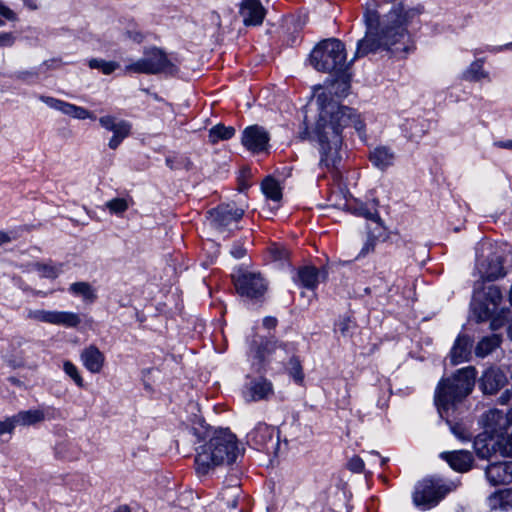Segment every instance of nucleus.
I'll list each match as a JSON object with an SVG mask.
<instances>
[{"label":"nucleus","instance_id":"nucleus-59","mask_svg":"<svg viewBox=\"0 0 512 512\" xmlns=\"http://www.w3.org/2000/svg\"><path fill=\"white\" fill-rule=\"evenodd\" d=\"M134 40L136 41H141L142 40V35L140 33H137L134 37H133Z\"/></svg>","mask_w":512,"mask_h":512},{"label":"nucleus","instance_id":"nucleus-41","mask_svg":"<svg viewBox=\"0 0 512 512\" xmlns=\"http://www.w3.org/2000/svg\"><path fill=\"white\" fill-rule=\"evenodd\" d=\"M348 468L355 473L362 472L364 469V462L359 456H354L349 460Z\"/></svg>","mask_w":512,"mask_h":512},{"label":"nucleus","instance_id":"nucleus-16","mask_svg":"<svg viewBox=\"0 0 512 512\" xmlns=\"http://www.w3.org/2000/svg\"><path fill=\"white\" fill-rule=\"evenodd\" d=\"M485 474L492 486L509 484L512 482V461L492 463Z\"/></svg>","mask_w":512,"mask_h":512},{"label":"nucleus","instance_id":"nucleus-10","mask_svg":"<svg viewBox=\"0 0 512 512\" xmlns=\"http://www.w3.org/2000/svg\"><path fill=\"white\" fill-rule=\"evenodd\" d=\"M447 492L448 490L438 481L424 479L415 487L413 503L422 510H428L436 506Z\"/></svg>","mask_w":512,"mask_h":512},{"label":"nucleus","instance_id":"nucleus-50","mask_svg":"<svg viewBox=\"0 0 512 512\" xmlns=\"http://www.w3.org/2000/svg\"><path fill=\"white\" fill-rule=\"evenodd\" d=\"M231 254L235 258H242L246 254V249L241 245H235L231 250Z\"/></svg>","mask_w":512,"mask_h":512},{"label":"nucleus","instance_id":"nucleus-22","mask_svg":"<svg viewBox=\"0 0 512 512\" xmlns=\"http://www.w3.org/2000/svg\"><path fill=\"white\" fill-rule=\"evenodd\" d=\"M479 272L486 281H492L505 275L502 262L498 256L491 258L488 262L480 263Z\"/></svg>","mask_w":512,"mask_h":512},{"label":"nucleus","instance_id":"nucleus-33","mask_svg":"<svg viewBox=\"0 0 512 512\" xmlns=\"http://www.w3.org/2000/svg\"><path fill=\"white\" fill-rule=\"evenodd\" d=\"M89 66L92 69H99L104 74L109 75L119 67V64L113 61L91 59L89 61Z\"/></svg>","mask_w":512,"mask_h":512},{"label":"nucleus","instance_id":"nucleus-48","mask_svg":"<svg viewBox=\"0 0 512 512\" xmlns=\"http://www.w3.org/2000/svg\"><path fill=\"white\" fill-rule=\"evenodd\" d=\"M236 493H237V489H233L232 491L228 492L229 498H228L226 504L229 508H235L237 506L238 501H237Z\"/></svg>","mask_w":512,"mask_h":512},{"label":"nucleus","instance_id":"nucleus-24","mask_svg":"<svg viewBox=\"0 0 512 512\" xmlns=\"http://www.w3.org/2000/svg\"><path fill=\"white\" fill-rule=\"evenodd\" d=\"M261 190L269 200L279 202L282 199V186L271 176H267L261 183Z\"/></svg>","mask_w":512,"mask_h":512},{"label":"nucleus","instance_id":"nucleus-17","mask_svg":"<svg viewBox=\"0 0 512 512\" xmlns=\"http://www.w3.org/2000/svg\"><path fill=\"white\" fill-rule=\"evenodd\" d=\"M507 382L506 375L498 368H488L480 378V388L484 394L497 393Z\"/></svg>","mask_w":512,"mask_h":512},{"label":"nucleus","instance_id":"nucleus-36","mask_svg":"<svg viewBox=\"0 0 512 512\" xmlns=\"http://www.w3.org/2000/svg\"><path fill=\"white\" fill-rule=\"evenodd\" d=\"M63 368H64V371L66 372V374H68L75 381V383L78 386H80V387L83 386V379L80 376V374L74 364H72L69 361H65Z\"/></svg>","mask_w":512,"mask_h":512},{"label":"nucleus","instance_id":"nucleus-43","mask_svg":"<svg viewBox=\"0 0 512 512\" xmlns=\"http://www.w3.org/2000/svg\"><path fill=\"white\" fill-rule=\"evenodd\" d=\"M354 213L357 214V215L364 216L365 218L370 219V220H374V221L379 219V216H378V213H377L376 209H374L373 211H370V210L366 209L365 207L361 206L359 208H356L354 210Z\"/></svg>","mask_w":512,"mask_h":512},{"label":"nucleus","instance_id":"nucleus-49","mask_svg":"<svg viewBox=\"0 0 512 512\" xmlns=\"http://www.w3.org/2000/svg\"><path fill=\"white\" fill-rule=\"evenodd\" d=\"M451 430L459 439H461V440L468 439L464 428H462L460 425L452 426Z\"/></svg>","mask_w":512,"mask_h":512},{"label":"nucleus","instance_id":"nucleus-20","mask_svg":"<svg viewBox=\"0 0 512 512\" xmlns=\"http://www.w3.org/2000/svg\"><path fill=\"white\" fill-rule=\"evenodd\" d=\"M472 341L466 336H459L451 350V361L454 365L466 362L471 354Z\"/></svg>","mask_w":512,"mask_h":512},{"label":"nucleus","instance_id":"nucleus-18","mask_svg":"<svg viewBox=\"0 0 512 512\" xmlns=\"http://www.w3.org/2000/svg\"><path fill=\"white\" fill-rule=\"evenodd\" d=\"M239 13L246 26L260 25L265 17V9L259 0H243Z\"/></svg>","mask_w":512,"mask_h":512},{"label":"nucleus","instance_id":"nucleus-39","mask_svg":"<svg viewBox=\"0 0 512 512\" xmlns=\"http://www.w3.org/2000/svg\"><path fill=\"white\" fill-rule=\"evenodd\" d=\"M467 76L471 80H479L480 78L485 77V73L482 69V63L479 61L472 63L467 71Z\"/></svg>","mask_w":512,"mask_h":512},{"label":"nucleus","instance_id":"nucleus-42","mask_svg":"<svg viewBox=\"0 0 512 512\" xmlns=\"http://www.w3.org/2000/svg\"><path fill=\"white\" fill-rule=\"evenodd\" d=\"M291 370H292L291 374H292L293 378L297 382L301 383L303 381V373H302L301 365L298 360H296V359L291 360Z\"/></svg>","mask_w":512,"mask_h":512},{"label":"nucleus","instance_id":"nucleus-29","mask_svg":"<svg viewBox=\"0 0 512 512\" xmlns=\"http://www.w3.org/2000/svg\"><path fill=\"white\" fill-rule=\"evenodd\" d=\"M18 425L28 426L44 420V413L41 410L21 411L14 415Z\"/></svg>","mask_w":512,"mask_h":512},{"label":"nucleus","instance_id":"nucleus-4","mask_svg":"<svg viewBox=\"0 0 512 512\" xmlns=\"http://www.w3.org/2000/svg\"><path fill=\"white\" fill-rule=\"evenodd\" d=\"M475 379V368L466 367L438 383L434 402L441 418L448 419L449 411L472 392Z\"/></svg>","mask_w":512,"mask_h":512},{"label":"nucleus","instance_id":"nucleus-35","mask_svg":"<svg viewBox=\"0 0 512 512\" xmlns=\"http://www.w3.org/2000/svg\"><path fill=\"white\" fill-rule=\"evenodd\" d=\"M510 429V434H506L504 438L498 440L496 451H499L504 456L512 457V427Z\"/></svg>","mask_w":512,"mask_h":512},{"label":"nucleus","instance_id":"nucleus-25","mask_svg":"<svg viewBox=\"0 0 512 512\" xmlns=\"http://www.w3.org/2000/svg\"><path fill=\"white\" fill-rule=\"evenodd\" d=\"M274 430L266 424H259L250 434L249 437L256 445L264 447L268 441L272 440Z\"/></svg>","mask_w":512,"mask_h":512},{"label":"nucleus","instance_id":"nucleus-56","mask_svg":"<svg viewBox=\"0 0 512 512\" xmlns=\"http://www.w3.org/2000/svg\"><path fill=\"white\" fill-rule=\"evenodd\" d=\"M24 4L31 10H36L38 8L35 0H24Z\"/></svg>","mask_w":512,"mask_h":512},{"label":"nucleus","instance_id":"nucleus-44","mask_svg":"<svg viewBox=\"0 0 512 512\" xmlns=\"http://www.w3.org/2000/svg\"><path fill=\"white\" fill-rule=\"evenodd\" d=\"M0 15H2L4 18H6L9 21L17 20L16 14L9 7L4 5L2 2H0Z\"/></svg>","mask_w":512,"mask_h":512},{"label":"nucleus","instance_id":"nucleus-62","mask_svg":"<svg viewBox=\"0 0 512 512\" xmlns=\"http://www.w3.org/2000/svg\"><path fill=\"white\" fill-rule=\"evenodd\" d=\"M10 381H11L13 384H17V385H19V384H20L19 380L15 379V378H13V377H12V378H10Z\"/></svg>","mask_w":512,"mask_h":512},{"label":"nucleus","instance_id":"nucleus-37","mask_svg":"<svg viewBox=\"0 0 512 512\" xmlns=\"http://www.w3.org/2000/svg\"><path fill=\"white\" fill-rule=\"evenodd\" d=\"M275 350V344L266 341L263 346L257 347L255 351L254 357L258 360V363L261 364L265 359V353L269 354Z\"/></svg>","mask_w":512,"mask_h":512},{"label":"nucleus","instance_id":"nucleus-53","mask_svg":"<svg viewBox=\"0 0 512 512\" xmlns=\"http://www.w3.org/2000/svg\"><path fill=\"white\" fill-rule=\"evenodd\" d=\"M263 324L267 328H274L277 324V320L274 317H266L263 320Z\"/></svg>","mask_w":512,"mask_h":512},{"label":"nucleus","instance_id":"nucleus-51","mask_svg":"<svg viewBox=\"0 0 512 512\" xmlns=\"http://www.w3.org/2000/svg\"><path fill=\"white\" fill-rule=\"evenodd\" d=\"M512 399V390H505L499 398V402L503 405L508 404Z\"/></svg>","mask_w":512,"mask_h":512},{"label":"nucleus","instance_id":"nucleus-58","mask_svg":"<svg viewBox=\"0 0 512 512\" xmlns=\"http://www.w3.org/2000/svg\"><path fill=\"white\" fill-rule=\"evenodd\" d=\"M115 512H130V509L127 506L119 507Z\"/></svg>","mask_w":512,"mask_h":512},{"label":"nucleus","instance_id":"nucleus-5","mask_svg":"<svg viewBox=\"0 0 512 512\" xmlns=\"http://www.w3.org/2000/svg\"><path fill=\"white\" fill-rule=\"evenodd\" d=\"M483 433L475 440V447L479 455L487 457L490 451L496 452L498 440L504 438L507 431L512 428V408L507 413L498 409L487 411L481 420Z\"/></svg>","mask_w":512,"mask_h":512},{"label":"nucleus","instance_id":"nucleus-19","mask_svg":"<svg viewBox=\"0 0 512 512\" xmlns=\"http://www.w3.org/2000/svg\"><path fill=\"white\" fill-rule=\"evenodd\" d=\"M441 457L458 472H466L472 467L473 456L468 451L443 452Z\"/></svg>","mask_w":512,"mask_h":512},{"label":"nucleus","instance_id":"nucleus-63","mask_svg":"<svg viewBox=\"0 0 512 512\" xmlns=\"http://www.w3.org/2000/svg\"><path fill=\"white\" fill-rule=\"evenodd\" d=\"M3 25V21L0 19V26Z\"/></svg>","mask_w":512,"mask_h":512},{"label":"nucleus","instance_id":"nucleus-2","mask_svg":"<svg viewBox=\"0 0 512 512\" xmlns=\"http://www.w3.org/2000/svg\"><path fill=\"white\" fill-rule=\"evenodd\" d=\"M317 108L318 116L311 135L320 146V163L326 167L334 166L340 160L342 127L352 123L357 130H361L363 124L353 113L331 110L325 106Z\"/></svg>","mask_w":512,"mask_h":512},{"label":"nucleus","instance_id":"nucleus-14","mask_svg":"<svg viewBox=\"0 0 512 512\" xmlns=\"http://www.w3.org/2000/svg\"><path fill=\"white\" fill-rule=\"evenodd\" d=\"M99 122L106 130L113 132V137L109 141L111 149H116L130 133V124L125 121H116L114 117L104 116L99 119Z\"/></svg>","mask_w":512,"mask_h":512},{"label":"nucleus","instance_id":"nucleus-27","mask_svg":"<svg viewBox=\"0 0 512 512\" xmlns=\"http://www.w3.org/2000/svg\"><path fill=\"white\" fill-rule=\"evenodd\" d=\"M370 159L377 167L385 168L392 164L394 155L386 147H379L370 154Z\"/></svg>","mask_w":512,"mask_h":512},{"label":"nucleus","instance_id":"nucleus-55","mask_svg":"<svg viewBox=\"0 0 512 512\" xmlns=\"http://www.w3.org/2000/svg\"><path fill=\"white\" fill-rule=\"evenodd\" d=\"M374 250V242L373 241H368L362 251H361V254L362 255H366L367 253H369L370 251H373Z\"/></svg>","mask_w":512,"mask_h":512},{"label":"nucleus","instance_id":"nucleus-57","mask_svg":"<svg viewBox=\"0 0 512 512\" xmlns=\"http://www.w3.org/2000/svg\"><path fill=\"white\" fill-rule=\"evenodd\" d=\"M9 363H10V365H11L12 367H14V368L23 366V362H22V360H18V361H16V360H12V361H10Z\"/></svg>","mask_w":512,"mask_h":512},{"label":"nucleus","instance_id":"nucleus-12","mask_svg":"<svg viewBox=\"0 0 512 512\" xmlns=\"http://www.w3.org/2000/svg\"><path fill=\"white\" fill-rule=\"evenodd\" d=\"M244 213L245 209L243 207H237L235 203H227L210 211V217L212 223L217 228H225L232 223L238 222Z\"/></svg>","mask_w":512,"mask_h":512},{"label":"nucleus","instance_id":"nucleus-34","mask_svg":"<svg viewBox=\"0 0 512 512\" xmlns=\"http://www.w3.org/2000/svg\"><path fill=\"white\" fill-rule=\"evenodd\" d=\"M107 209L113 214H121L129 207V200L125 198H114L106 204Z\"/></svg>","mask_w":512,"mask_h":512},{"label":"nucleus","instance_id":"nucleus-46","mask_svg":"<svg viewBox=\"0 0 512 512\" xmlns=\"http://www.w3.org/2000/svg\"><path fill=\"white\" fill-rule=\"evenodd\" d=\"M15 41L12 33H0V46H11Z\"/></svg>","mask_w":512,"mask_h":512},{"label":"nucleus","instance_id":"nucleus-30","mask_svg":"<svg viewBox=\"0 0 512 512\" xmlns=\"http://www.w3.org/2000/svg\"><path fill=\"white\" fill-rule=\"evenodd\" d=\"M235 134V129L231 126L226 127L222 124L213 126L209 130V140L212 144L217 143L220 140H228Z\"/></svg>","mask_w":512,"mask_h":512},{"label":"nucleus","instance_id":"nucleus-21","mask_svg":"<svg viewBox=\"0 0 512 512\" xmlns=\"http://www.w3.org/2000/svg\"><path fill=\"white\" fill-rule=\"evenodd\" d=\"M81 359L84 366L92 373L101 371L104 364V356L95 346H89L82 354Z\"/></svg>","mask_w":512,"mask_h":512},{"label":"nucleus","instance_id":"nucleus-52","mask_svg":"<svg viewBox=\"0 0 512 512\" xmlns=\"http://www.w3.org/2000/svg\"><path fill=\"white\" fill-rule=\"evenodd\" d=\"M73 108H74L73 104H69V103L64 102L63 105H62V108H60L59 111L63 112L66 115L72 116L73 115Z\"/></svg>","mask_w":512,"mask_h":512},{"label":"nucleus","instance_id":"nucleus-23","mask_svg":"<svg viewBox=\"0 0 512 512\" xmlns=\"http://www.w3.org/2000/svg\"><path fill=\"white\" fill-rule=\"evenodd\" d=\"M491 509H512V489H502L494 492L488 498Z\"/></svg>","mask_w":512,"mask_h":512},{"label":"nucleus","instance_id":"nucleus-28","mask_svg":"<svg viewBox=\"0 0 512 512\" xmlns=\"http://www.w3.org/2000/svg\"><path fill=\"white\" fill-rule=\"evenodd\" d=\"M272 393V385L266 380L254 382L249 388V399L252 401L266 398Z\"/></svg>","mask_w":512,"mask_h":512},{"label":"nucleus","instance_id":"nucleus-1","mask_svg":"<svg viewBox=\"0 0 512 512\" xmlns=\"http://www.w3.org/2000/svg\"><path fill=\"white\" fill-rule=\"evenodd\" d=\"M379 4L369 0L365 6V37L358 42L356 55H366L384 47L393 55L404 57L415 48L407 26L418 20L421 11L402 3L394 5L386 14L378 11Z\"/></svg>","mask_w":512,"mask_h":512},{"label":"nucleus","instance_id":"nucleus-38","mask_svg":"<svg viewBox=\"0 0 512 512\" xmlns=\"http://www.w3.org/2000/svg\"><path fill=\"white\" fill-rule=\"evenodd\" d=\"M36 268L39 271L41 277L44 278L54 279L58 276L59 273V270L56 267L46 264H37Z\"/></svg>","mask_w":512,"mask_h":512},{"label":"nucleus","instance_id":"nucleus-15","mask_svg":"<svg viewBox=\"0 0 512 512\" xmlns=\"http://www.w3.org/2000/svg\"><path fill=\"white\" fill-rule=\"evenodd\" d=\"M33 317L39 321L47 322L55 325H64L67 327H76L80 323V318L72 312L60 311H36Z\"/></svg>","mask_w":512,"mask_h":512},{"label":"nucleus","instance_id":"nucleus-54","mask_svg":"<svg viewBox=\"0 0 512 512\" xmlns=\"http://www.w3.org/2000/svg\"><path fill=\"white\" fill-rule=\"evenodd\" d=\"M11 239V236L7 232L0 231V245L10 242Z\"/></svg>","mask_w":512,"mask_h":512},{"label":"nucleus","instance_id":"nucleus-61","mask_svg":"<svg viewBox=\"0 0 512 512\" xmlns=\"http://www.w3.org/2000/svg\"><path fill=\"white\" fill-rule=\"evenodd\" d=\"M508 334H509V337L512 339V323L509 325Z\"/></svg>","mask_w":512,"mask_h":512},{"label":"nucleus","instance_id":"nucleus-3","mask_svg":"<svg viewBox=\"0 0 512 512\" xmlns=\"http://www.w3.org/2000/svg\"><path fill=\"white\" fill-rule=\"evenodd\" d=\"M240 452L234 434L227 430L216 431L196 450V472L198 475L205 476L218 466L232 464Z\"/></svg>","mask_w":512,"mask_h":512},{"label":"nucleus","instance_id":"nucleus-7","mask_svg":"<svg viewBox=\"0 0 512 512\" xmlns=\"http://www.w3.org/2000/svg\"><path fill=\"white\" fill-rule=\"evenodd\" d=\"M350 90V80L348 77L341 76L334 80L327 81L323 86L319 85L314 88L313 98L317 107L325 106L328 109L336 111H353L338 103V99L345 97Z\"/></svg>","mask_w":512,"mask_h":512},{"label":"nucleus","instance_id":"nucleus-32","mask_svg":"<svg viewBox=\"0 0 512 512\" xmlns=\"http://www.w3.org/2000/svg\"><path fill=\"white\" fill-rule=\"evenodd\" d=\"M299 279L307 288H314L318 282V272L314 267H306L299 271Z\"/></svg>","mask_w":512,"mask_h":512},{"label":"nucleus","instance_id":"nucleus-8","mask_svg":"<svg viewBox=\"0 0 512 512\" xmlns=\"http://www.w3.org/2000/svg\"><path fill=\"white\" fill-rule=\"evenodd\" d=\"M125 71L139 74L176 73L177 67L158 48L145 51V57L125 67Z\"/></svg>","mask_w":512,"mask_h":512},{"label":"nucleus","instance_id":"nucleus-47","mask_svg":"<svg viewBox=\"0 0 512 512\" xmlns=\"http://www.w3.org/2000/svg\"><path fill=\"white\" fill-rule=\"evenodd\" d=\"M41 100L44 101L47 105H49L50 107L56 109V110H59L60 108H62V105H63V101L61 100H58V99H54V98H51V97H41Z\"/></svg>","mask_w":512,"mask_h":512},{"label":"nucleus","instance_id":"nucleus-40","mask_svg":"<svg viewBox=\"0 0 512 512\" xmlns=\"http://www.w3.org/2000/svg\"><path fill=\"white\" fill-rule=\"evenodd\" d=\"M18 425L15 416L0 421V435L4 433H11L15 426Z\"/></svg>","mask_w":512,"mask_h":512},{"label":"nucleus","instance_id":"nucleus-9","mask_svg":"<svg viewBox=\"0 0 512 512\" xmlns=\"http://www.w3.org/2000/svg\"><path fill=\"white\" fill-rule=\"evenodd\" d=\"M501 302L502 294L500 290L495 286L489 287L483 299H475L473 302V312L477 321L482 322L492 319L491 329L495 330L501 327L503 322L498 318H493L497 314Z\"/></svg>","mask_w":512,"mask_h":512},{"label":"nucleus","instance_id":"nucleus-11","mask_svg":"<svg viewBox=\"0 0 512 512\" xmlns=\"http://www.w3.org/2000/svg\"><path fill=\"white\" fill-rule=\"evenodd\" d=\"M235 287L238 293L248 298H257L262 296L266 290L267 285L263 278L258 273H240L234 276Z\"/></svg>","mask_w":512,"mask_h":512},{"label":"nucleus","instance_id":"nucleus-31","mask_svg":"<svg viewBox=\"0 0 512 512\" xmlns=\"http://www.w3.org/2000/svg\"><path fill=\"white\" fill-rule=\"evenodd\" d=\"M70 290L81 295L86 301L93 302L96 299V294L89 283L76 282L70 286Z\"/></svg>","mask_w":512,"mask_h":512},{"label":"nucleus","instance_id":"nucleus-60","mask_svg":"<svg viewBox=\"0 0 512 512\" xmlns=\"http://www.w3.org/2000/svg\"><path fill=\"white\" fill-rule=\"evenodd\" d=\"M502 146H503V147H505V148H510V149H512V141L506 142V143H504Z\"/></svg>","mask_w":512,"mask_h":512},{"label":"nucleus","instance_id":"nucleus-45","mask_svg":"<svg viewBox=\"0 0 512 512\" xmlns=\"http://www.w3.org/2000/svg\"><path fill=\"white\" fill-rule=\"evenodd\" d=\"M72 117L77 119H86L90 117L88 110L74 105Z\"/></svg>","mask_w":512,"mask_h":512},{"label":"nucleus","instance_id":"nucleus-13","mask_svg":"<svg viewBox=\"0 0 512 512\" xmlns=\"http://www.w3.org/2000/svg\"><path fill=\"white\" fill-rule=\"evenodd\" d=\"M268 132L258 125L247 127L242 134L243 146L252 153L266 151L269 146Z\"/></svg>","mask_w":512,"mask_h":512},{"label":"nucleus","instance_id":"nucleus-26","mask_svg":"<svg viewBox=\"0 0 512 512\" xmlns=\"http://www.w3.org/2000/svg\"><path fill=\"white\" fill-rule=\"evenodd\" d=\"M500 343L501 338L496 334L484 337L478 342L475 353L479 357H485L499 347Z\"/></svg>","mask_w":512,"mask_h":512},{"label":"nucleus","instance_id":"nucleus-6","mask_svg":"<svg viewBox=\"0 0 512 512\" xmlns=\"http://www.w3.org/2000/svg\"><path fill=\"white\" fill-rule=\"evenodd\" d=\"M309 60L311 65L321 72L341 70L346 63L345 46L336 38L322 40L310 53Z\"/></svg>","mask_w":512,"mask_h":512}]
</instances>
